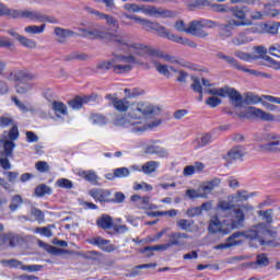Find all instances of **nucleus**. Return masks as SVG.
<instances>
[{"label":"nucleus","instance_id":"obj_1","mask_svg":"<svg viewBox=\"0 0 280 280\" xmlns=\"http://www.w3.org/2000/svg\"><path fill=\"white\" fill-rule=\"evenodd\" d=\"M122 16L125 19H130L131 21H135V23H139V25H142L143 30H147V32H156L158 35H160L162 38H167V40H172V43H177L178 45H185L186 47H191V49H196L198 47V44L192 42L191 39L187 37H180L176 34L170 33L167 28L156 22H152L148 19L139 18L135 14H128L122 13Z\"/></svg>","mask_w":280,"mask_h":280},{"label":"nucleus","instance_id":"obj_2","mask_svg":"<svg viewBox=\"0 0 280 280\" xmlns=\"http://www.w3.org/2000/svg\"><path fill=\"white\" fill-rule=\"evenodd\" d=\"M246 220V214H244L243 210H233L232 211V219L230 220V228H224L222 225V221L220 218L213 217L210 220L208 231L209 233H220L221 235H229L231 231L235 229H242L244 226V222Z\"/></svg>","mask_w":280,"mask_h":280},{"label":"nucleus","instance_id":"obj_3","mask_svg":"<svg viewBox=\"0 0 280 280\" xmlns=\"http://www.w3.org/2000/svg\"><path fill=\"white\" fill-rule=\"evenodd\" d=\"M106 40H109V43H114L116 47H120V49H126L129 51V54H135L136 56H143V52L145 51V46L141 43H130L128 39V35H117L109 33V36H107Z\"/></svg>","mask_w":280,"mask_h":280},{"label":"nucleus","instance_id":"obj_4","mask_svg":"<svg viewBox=\"0 0 280 280\" xmlns=\"http://www.w3.org/2000/svg\"><path fill=\"white\" fill-rule=\"evenodd\" d=\"M149 115H161V107H156L150 103H132L129 105L128 117L130 119H143Z\"/></svg>","mask_w":280,"mask_h":280},{"label":"nucleus","instance_id":"obj_5","mask_svg":"<svg viewBox=\"0 0 280 280\" xmlns=\"http://www.w3.org/2000/svg\"><path fill=\"white\" fill-rule=\"evenodd\" d=\"M132 65H137V58L132 55H116L114 73H130Z\"/></svg>","mask_w":280,"mask_h":280},{"label":"nucleus","instance_id":"obj_6","mask_svg":"<svg viewBox=\"0 0 280 280\" xmlns=\"http://www.w3.org/2000/svg\"><path fill=\"white\" fill-rule=\"evenodd\" d=\"M265 140L268 142L258 145L259 152H267L268 154H279L280 135L267 133Z\"/></svg>","mask_w":280,"mask_h":280},{"label":"nucleus","instance_id":"obj_7","mask_svg":"<svg viewBox=\"0 0 280 280\" xmlns=\"http://www.w3.org/2000/svg\"><path fill=\"white\" fill-rule=\"evenodd\" d=\"M7 80H9V82H15L16 84H23V82H32V80H36V74L30 72L27 69L14 68L7 75Z\"/></svg>","mask_w":280,"mask_h":280},{"label":"nucleus","instance_id":"obj_8","mask_svg":"<svg viewBox=\"0 0 280 280\" xmlns=\"http://www.w3.org/2000/svg\"><path fill=\"white\" fill-rule=\"evenodd\" d=\"M219 97H229L231 104H233L235 108H242V94L235 90V88H231L229 85L220 88Z\"/></svg>","mask_w":280,"mask_h":280},{"label":"nucleus","instance_id":"obj_9","mask_svg":"<svg viewBox=\"0 0 280 280\" xmlns=\"http://www.w3.org/2000/svg\"><path fill=\"white\" fill-rule=\"evenodd\" d=\"M143 56H154L155 58H162L166 62H171L173 65L179 63L178 58H176V56H172V55H170L167 52H163L159 49H153L150 46L144 47Z\"/></svg>","mask_w":280,"mask_h":280},{"label":"nucleus","instance_id":"obj_10","mask_svg":"<svg viewBox=\"0 0 280 280\" xmlns=\"http://www.w3.org/2000/svg\"><path fill=\"white\" fill-rule=\"evenodd\" d=\"M88 244L92 246H97L104 253H113L115 252V245L110 244V240H105L102 236H95L86 240Z\"/></svg>","mask_w":280,"mask_h":280},{"label":"nucleus","instance_id":"obj_11","mask_svg":"<svg viewBox=\"0 0 280 280\" xmlns=\"http://www.w3.org/2000/svg\"><path fill=\"white\" fill-rule=\"evenodd\" d=\"M13 19H28L30 21H38L39 23H42L43 13L38 11L14 9Z\"/></svg>","mask_w":280,"mask_h":280},{"label":"nucleus","instance_id":"obj_12","mask_svg":"<svg viewBox=\"0 0 280 280\" xmlns=\"http://www.w3.org/2000/svg\"><path fill=\"white\" fill-rule=\"evenodd\" d=\"M186 34H190L191 36H197L198 38H207L209 33L203 30L202 21H192L189 23Z\"/></svg>","mask_w":280,"mask_h":280},{"label":"nucleus","instance_id":"obj_13","mask_svg":"<svg viewBox=\"0 0 280 280\" xmlns=\"http://www.w3.org/2000/svg\"><path fill=\"white\" fill-rule=\"evenodd\" d=\"M89 194L95 199L96 202H112V192L108 189L93 188L89 191Z\"/></svg>","mask_w":280,"mask_h":280},{"label":"nucleus","instance_id":"obj_14","mask_svg":"<svg viewBox=\"0 0 280 280\" xmlns=\"http://www.w3.org/2000/svg\"><path fill=\"white\" fill-rule=\"evenodd\" d=\"M20 242L21 237L12 232L0 235V246H4L5 248H14Z\"/></svg>","mask_w":280,"mask_h":280},{"label":"nucleus","instance_id":"obj_15","mask_svg":"<svg viewBox=\"0 0 280 280\" xmlns=\"http://www.w3.org/2000/svg\"><path fill=\"white\" fill-rule=\"evenodd\" d=\"M168 237V246H185L184 240H189V234L185 232H172L167 234Z\"/></svg>","mask_w":280,"mask_h":280},{"label":"nucleus","instance_id":"obj_16","mask_svg":"<svg viewBox=\"0 0 280 280\" xmlns=\"http://www.w3.org/2000/svg\"><path fill=\"white\" fill-rule=\"evenodd\" d=\"M246 153L244 152V147L237 145L230 149L224 159L228 163H233L235 161H242Z\"/></svg>","mask_w":280,"mask_h":280},{"label":"nucleus","instance_id":"obj_17","mask_svg":"<svg viewBox=\"0 0 280 280\" xmlns=\"http://www.w3.org/2000/svg\"><path fill=\"white\" fill-rule=\"evenodd\" d=\"M139 122L128 120L126 117H121L115 120V126H120L121 128H130L132 126V132H145V126L139 127Z\"/></svg>","mask_w":280,"mask_h":280},{"label":"nucleus","instance_id":"obj_18","mask_svg":"<svg viewBox=\"0 0 280 280\" xmlns=\"http://www.w3.org/2000/svg\"><path fill=\"white\" fill-rule=\"evenodd\" d=\"M240 237H245V240H250V242H253L255 240H259V231L247 230L244 232H234L230 235V240H240Z\"/></svg>","mask_w":280,"mask_h":280},{"label":"nucleus","instance_id":"obj_19","mask_svg":"<svg viewBox=\"0 0 280 280\" xmlns=\"http://www.w3.org/2000/svg\"><path fill=\"white\" fill-rule=\"evenodd\" d=\"M0 143L3 145V151H0V155L9 156L12 159L14 156V149L16 148V143L12 140H0Z\"/></svg>","mask_w":280,"mask_h":280},{"label":"nucleus","instance_id":"obj_20","mask_svg":"<svg viewBox=\"0 0 280 280\" xmlns=\"http://www.w3.org/2000/svg\"><path fill=\"white\" fill-rule=\"evenodd\" d=\"M145 14H150L151 16H161L162 19L172 18V11L159 9L156 7H149L144 10Z\"/></svg>","mask_w":280,"mask_h":280},{"label":"nucleus","instance_id":"obj_21","mask_svg":"<svg viewBox=\"0 0 280 280\" xmlns=\"http://www.w3.org/2000/svg\"><path fill=\"white\" fill-rule=\"evenodd\" d=\"M253 25V21L250 20H230L228 24H222L221 30H233V27H248Z\"/></svg>","mask_w":280,"mask_h":280},{"label":"nucleus","instance_id":"obj_22","mask_svg":"<svg viewBox=\"0 0 280 280\" xmlns=\"http://www.w3.org/2000/svg\"><path fill=\"white\" fill-rule=\"evenodd\" d=\"M246 12H248V7L246 5L230 7V14H232V16H234L235 19H238V21H247Z\"/></svg>","mask_w":280,"mask_h":280},{"label":"nucleus","instance_id":"obj_23","mask_svg":"<svg viewBox=\"0 0 280 280\" xmlns=\"http://www.w3.org/2000/svg\"><path fill=\"white\" fill-rule=\"evenodd\" d=\"M115 222L113 221V217L108 214H102L97 220H96V226L98 229H103V231H108Z\"/></svg>","mask_w":280,"mask_h":280},{"label":"nucleus","instance_id":"obj_24","mask_svg":"<svg viewBox=\"0 0 280 280\" xmlns=\"http://www.w3.org/2000/svg\"><path fill=\"white\" fill-rule=\"evenodd\" d=\"M249 113L261 119L262 121H275V116L270 113H266L260 108L257 107H249Z\"/></svg>","mask_w":280,"mask_h":280},{"label":"nucleus","instance_id":"obj_25","mask_svg":"<svg viewBox=\"0 0 280 280\" xmlns=\"http://www.w3.org/2000/svg\"><path fill=\"white\" fill-rule=\"evenodd\" d=\"M90 14H95V16H100V19L105 20L106 24L112 25V27H119V23L115 18H113V15H108L93 9H90Z\"/></svg>","mask_w":280,"mask_h":280},{"label":"nucleus","instance_id":"obj_26","mask_svg":"<svg viewBox=\"0 0 280 280\" xmlns=\"http://www.w3.org/2000/svg\"><path fill=\"white\" fill-rule=\"evenodd\" d=\"M261 100H264V96L261 97L253 92H247L245 94V97L244 98L242 97V106H244V104L246 106L259 104Z\"/></svg>","mask_w":280,"mask_h":280},{"label":"nucleus","instance_id":"obj_27","mask_svg":"<svg viewBox=\"0 0 280 280\" xmlns=\"http://www.w3.org/2000/svg\"><path fill=\"white\" fill-rule=\"evenodd\" d=\"M55 35L59 37L58 43H65V38H71L77 34L69 28L55 27Z\"/></svg>","mask_w":280,"mask_h":280},{"label":"nucleus","instance_id":"obj_28","mask_svg":"<svg viewBox=\"0 0 280 280\" xmlns=\"http://www.w3.org/2000/svg\"><path fill=\"white\" fill-rule=\"evenodd\" d=\"M51 109L54 110L56 117H60L61 115H69L66 104L60 101H54Z\"/></svg>","mask_w":280,"mask_h":280},{"label":"nucleus","instance_id":"obj_29","mask_svg":"<svg viewBox=\"0 0 280 280\" xmlns=\"http://www.w3.org/2000/svg\"><path fill=\"white\" fill-rule=\"evenodd\" d=\"M90 121L94 126H106V124H108V118L104 114L91 113L90 114Z\"/></svg>","mask_w":280,"mask_h":280},{"label":"nucleus","instance_id":"obj_30","mask_svg":"<svg viewBox=\"0 0 280 280\" xmlns=\"http://www.w3.org/2000/svg\"><path fill=\"white\" fill-rule=\"evenodd\" d=\"M145 154H156L158 156H161L162 159H165L166 156H168V153L166 152L165 149L155 145V144H151L148 145L144 150Z\"/></svg>","mask_w":280,"mask_h":280},{"label":"nucleus","instance_id":"obj_31","mask_svg":"<svg viewBox=\"0 0 280 280\" xmlns=\"http://www.w3.org/2000/svg\"><path fill=\"white\" fill-rule=\"evenodd\" d=\"M110 36V32L102 31V30H90L88 38H92L93 40H106Z\"/></svg>","mask_w":280,"mask_h":280},{"label":"nucleus","instance_id":"obj_32","mask_svg":"<svg viewBox=\"0 0 280 280\" xmlns=\"http://www.w3.org/2000/svg\"><path fill=\"white\" fill-rule=\"evenodd\" d=\"M54 190L47 184H40L35 188V196L37 198H45V196H51Z\"/></svg>","mask_w":280,"mask_h":280},{"label":"nucleus","instance_id":"obj_33","mask_svg":"<svg viewBox=\"0 0 280 280\" xmlns=\"http://www.w3.org/2000/svg\"><path fill=\"white\" fill-rule=\"evenodd\" d=\"M113 106L118 113H127V110H129L130 108V102L126 98H118L117 101H115Z\"/></svg>","mask_w":280,"mask_h":280},{"label":"nucleus","instance_id":"obj_34","mask_svg":"<svg viewBox=\"0 0 280 280\" xmlns=\"http://www.w3.org/2000/svg\"><path fill=\"white\" fill-rule=\"evenodd\" d=\"M90 56L85 52L72 51L63 57L66 62H71V60H89Z\"/></svg>","mask_w":280,"mask_h":280},{"label":"nucleus","instance_id":"obj_35","mask_svg":"<svg viewBox=\"0 0 280 280\" xmlns=\"http://www.w3.org/2000/svg\"><path fill=\"white\" fill-rule=\"evenodd\" d=\"M79 176L81 178H84V180H88V183H91L92 185H97V174H95V171H81L79 173Z\"/></svg>","mask_w":280,"mask_h":280},{"label":"nucleus","instance_id":"obj_36","mask_svg":"<svg viewBox=\"0 0 280 280\" xmlns=\"http://www.w3.org/2000/svg\"><path fill=\"white\" fill-rule=\"evenodd\" d=\"M168 248H171L170 243H165L155 246H147L141 250V253H149L147 254V257H152V255H154V253H152L153 250H167Z\"/></svg>","mask_w":280,"mask_h":280},{"label":"nucleus","instance_id":"obj_37","mask_svg":"<svg viewBox=\"0 0 280 280\" xmlns=\"http://www.w3.org/2000/svg\"><path fill=\"white\" fill-rule=\"evenodd\" d=\"M220 183H221V179L218 177H214L210 182L201 185V189L202 191H205V194H210V191H213L215 187H220Z\"/></svg>","mask_w":280,"mask_h":280},{"label":"nucleus","instance_id":"obj_38","mask_svg":"<svg viewBox=\"0 0 280 280\" xmlns=\"http://www.w3.org/2000/svg\"><path fill=\"white\" fill-rule=\"evenodd\" d=\"M218 208L221 209V211H230L231 220H233V211H242V209L235 208V206L229 201H220Z\"/></svg>","mask_w":280,"mask_h":280},{"label":"nucleus","instance_id":"obj_39","mask_svg":"<svg viewBox=\"0 0 280 280\" xmlns=\"http://www.w3.org/2000/svg\"><path fill=\"white\" fill-rule=\"evenodd\" d=\"M242 244L241 240H231V236L228 237L226 243H222L217 245L214 248L215 250H224V248H231L233 246H240Z\"/></svg>","mask_w":280,"mask_h":280},{"label":"nucleus","instance_id":"obj_40","mask_svg":"<svg viewBox=\"0 0 280 280\" xmlns=\"http://www.w3.org/2000/svg\"><path fill=\"white\" fill-rule=\"evenodd\" d=\"M84 104H86V103H84L83 96H75L74 98H72L68 102V105L73 110H80V108H82V106H84Z\"/></svg>","mask_w":280,"mask_h":280},{"label":"nucleus","instance_id":"obj_41","mask_svg":"<svg viewBox=\"0 0 280 280\" xmlns=\"http://www.w3.org/2000/svg\"><path fill=\"white\" fill-rule=\"evenodd\" d=\"M115 60H116V55H114V58L110 59L109 61H100L96 65V69H98L100 71H109V69H114Z\"/></svg>","mask_w":280,"mask_h":280},{"label":"nucleus","instance_id":"obj_42","mask_svg":"<svg viewBox=\"0 0 280 280\" xmlns=\"http://www.w3.org/2000/svg\"><path fill=\"white\" fill-rule=\"evenodd\" d=\"M159 168V162L156 161H149L142 165L143 174H153Z\"/></svg>","mask_w":280,"mask_h":280},{"label":"nucleus","instance_id":"obj_43","mask_svg":"<svg viewBox=\"0 0 280 280\" xmlns=\"http://www.w3.org/2000/svg\"><path fill=\"white\" fill-rule=\"evenodd\" d=\"M171 71L177 74L176 82L184 83L187 82V78H189V73H187L185 70H178L174 67L170 68Z\"/></svg>","mask_w":280,"mask_h":280},{"label":"nucleus","instance_id":"obj_44","mask_svg":"<svg viewBox=\"0 0 280 280\" xmlns=\"http://www.w3.org/2000/svg\"><path fill=\"white\" fill-rule=\"evenodd\" d=\"M256 265L260 266V268H266L270 266V259L268 258V254H258L256 256Z\"/></svg>","mask_w":280,"mask_h":280},{"label":"nucleus","instance_id":"obj_45","mask_svg":"<svg viewBox=\"0 0 280 280\" xmlns=\"http://www.w3.org/2000/svg\"><path fill=\"white\" fill-rule=\"evenodd\" d=\"M23 203V197L21 195H15L11 199V203L9 205L10 211H16L19 207H21Z\"/></svg>","mask_w":280,"mask_h":280},{"label":"nucleus","instance_id":"obj_46","mask_svg":"<svg viewBox=\"0 0 280 280\" xmlns=\"http://www.w3.org/2000/svg\"><path fill=\"white\" fill-rule=\"evenodd\" d=\"M22 47H26V49H36L37 44L36 40L27 38L25 36L20 37V42H19Z\"/></svg>","mask_w":280,"mask_h":280},{"label":"nucleus","instance_id":"obj_47","mask_svg":"<svg viewBox=\"0 0 280 280\" xmlns=\"http://www.w3.org/2000/svg\"><path fill=\"white\" fill-rule=\"evenodd\" d=\"M26 34H43L45 32V24L38 25H30L24 28Z\"/></svg>","mask_w":280,"mask_h":280},{"label":"nucleus","instance_id":"obj_48","mask_svg":"<svg viewBox=\"0 0 280 280\" xmlns=\"http://www.w3.org/2000/svg\"><path fill=\"white\" fill-rule=\"evenodd\" d=\"M38 245L42 248H45L47 250V253H50V255H58L60 253V250H62L56 246H52V245H49V244L43 242V241H39Z\"/></svg>","mask_w":280,"mask_h":280},{"label":"nucleus","instance_id":"obj_49","mask_svg":"<svg viewBox=\"0 0 280 280\" xmlns=\"http://www.w3.org/2000/svg\"><path fill=\"white\" fill-rule=\"evenodd\" d=\"M178 229H180L182 231H191V226L194 224V221H189L187 219H179L176 222Z\"/></svg>","mask_w":280,"mask_h":280},{"label":"nucleus","instance_id":"obj_50","mask_svg":"<svg viewBox=\"0 0 280 280\" xmlns=\"http://www.w3.org/2000/svg\"><path fill=\"white\" fill-rule=\"evenodd\" d=\"M57 187H60L61 189H73V182L67 178H59L56 182Z\"/></svg>","mask_w":280,"mask_h":280},{"label":"nucleus","instance_id":"obj_51","mask_svg":"<svg viewBox=\"0 0 280 280\" xmlns=\"http://www.w3.org/2000/svg\"><path fill=\"white\" fill-rule=\"evenodd\" d=\"M143 268H156V264H143V265H138L136 266L132 270L130 276L131 277H139V271L138 270H143Z\"/></svg>","mask_w":280,"mask_h":280},{"label":"nucleus","instance_id":"obj_52","mask_svg":"<svg viewBox=\"0 0 280 280\" xmlns=\"http://www.w3.org/2000/svg\"><path fill=\"white\" fill-rule=\"evenodd\" d=\"M2 266H9V268H19V266H23V261L19 259H3L1 260Z\"/></svg>","mask_w":280,"mask_h":280},{"label":"nucleus","instance_id":"obj_53","mask_svg":"<svg viewBox=\"0 0 280 280\" xmlns=\"http://www.w3.org/2000/svg\"><path fill=\"white\" fill-rule=\"evenodd\" d=\"M126 176H130V170H128V167H119L114 170L115 178H126Z\"/></svg>","mask_w":280,"mask_h":280},{"label":"nucleus","instance_id":"obj_54","mask_svg":"<svg viewBox=\"0 0 280 280\" xmlns=\"http://www.w3.org/2000/svg\"><path fill=\"white\" fill-rule=\"evenodd\" d=\"M13 12L14 9H10L0 2V16H9V19H14Z\"/></svg>","mask_w":280,"mask_h":280},{"label":"nucleus","instance_id":"obj_55","mask_svg":"<svg viewBox=\"0 0 280 280\" xmlns=\"http://www.w3.org/2000/svg\"><path fill=\"white\" fill-rule=\"evenodd\" d=\"M31 215H33L37 222H45V213L38 208H32Z\"/></svg>","mask_w":280,"mask_h":280},{"label":"nucleus","instance_id":"obj_56","mask_svg":"<svg viewBox=\"0 0 280 280\" xmlns=\"http://www.w3.org/2000/svg\"><path fill=\"white\" fill-rule=\"evenodd\" d=\"M15 91L20 95H25V93H27L28 91H32V84H30V83H26V84L16 83Z\"/></svg>","mask_w":280,"mask_h":280},{"label":"nucleus","instance_id":"obj_57","mask_svg":"<svg viewBox=\"0 0 280 280\" xmlns=\"http://www.w3.org/2000/svg\"><path fill=\"white\" fill-rule=\"evenodd\" d=\"M156 71L161 73V75H165V78H170L172 73H170V68H167V65H162L160 62L155 63Z\"/></svg>","mask_w":280,"mask_h":280},{"label":"nucleus","instance_id":"obj_58","mask_svg":"<svg viewBox=\"0 0 280 280\" xmlns=\"http://www.w3.org/2000/svg\"><path fill=\"white\" fill-rule=\"evenodd\" d=\"M211 10H213V12H219V13H229L231 10V7H229L228 4L212 3Z\"/></svg>","mask_w":280,"mask_h":280},{"label":"nucleus","instance_id":"obj_59","mask_svg":"<svg viewBox=\"0 0 280 280\" xmlns=\"http://www.w3.org/2000/svg\"><path fill=\"white\" fill-rule=\"evenodd\" d=\"M258 215L266 220L267 224H272V209L260 210L258 211Z\"/></svg>","mask_w":280,"mask_h":280},{"label":"nucleus","instance_id":"obj_60","mask_svg":"<svg viewBox=\"0 0 280 280\" xmlns=\"http://www.w3.org/2000/svg\"><path fill=\"white\" fill-rule=\"evenodd\" d=\"M191 80L192 83L190 85V89H192L195 93H202V84L200 83V79L197 77H192Z\"/></svg>","mask_w":280,"mask_h":280},{"label":"nucleus","instance_id":"obj_61","mask_svg":"<svg viewBox=\"0 0 280 280\" xmlns=\"http://www.w3.org/2000/svg\"><path fill=\"white\" fill-rule=\"evenodd\" d=\"M112 202L114 205H121L126 202V195L121 191L115 192L114 197H112Z\"/></svg>","mask_w":280,"mask_h":280},{"label":"nucleus","instance_id":"obj_62","mask_svg":"<svg viewBox=\"0 0 280 280\" xmlns=\"http://www.w3.org/2000/svg\"><path fill=\"white\" fill-rule=\"evenodd\" d=\"M20 268L27 272H39L43 269V265H22Z\"/></svg>","mask_w":280,"mask_h":280},{"label":"nucleus","instance_id":"obj_63","mask_svg":"<svg viewBox=\"0 0 280 280\" xmlns=\"http://www.w3.org/2000/svg\"><path fill=\"white\" fill-rule=\"evenodd\" d=\"M207 106H210V108H217V106H220L222 104V100L218 98L217 96H210L206 101Z\"/></svg>","mask_w":280,"mask_h":280},{"label":"nucleus","instance_id":"obj_64","mask_svg":"<svg viewBox=\"0 0 280 280\" xmlns=\"http://www.w3.org/2000/svg\"><path fill=\"white\" fill-rule=\"evenodd\" d=\"M35 168L37 172L44 174L45 172H49V164L45 161H39L35 164Z\"/></svg>","mask_w":280,"mask_h":280}]
</instances>
